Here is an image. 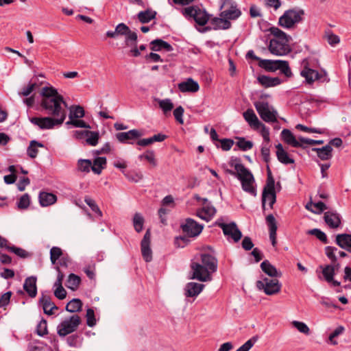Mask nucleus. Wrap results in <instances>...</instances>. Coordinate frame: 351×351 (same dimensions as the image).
<instances>
[{
    "label": "nucleus",
    "mask_w": 351,
    "mask_h": 351,
    "mask_svg": "<svg viewBox=\"0 0 351 351\" xmlns=\"http://www.w3.org/2000/svg\"><path fill=\"white\" fill-rule=\"evenodd\" d=\"M40 95V107L49 116L32 117L29 119L30 122L43 130H52L62 125L66 119V109L68 107L63 96L53 86L43 87Z\"/></svg>",
    "instance_id": "f257e3e1"
},
{
    "label": "nucleus",
    "mask_w": 351,
    "mask_h": 351,
    "mask_svg": "<svg viewBox=\"0 0 351 351\" xmlns=\"http://www.w3.org/2000/svg\"><path fill=\"white\" fill-rule=\"evenodd\" d=\"M218 261L210 254H201V263L192 262L191 279L200 282H209L213 279L212 275L217 270Z\"/></svg>",
    "instance_id": "f03ea898"
},
{
    "label": "nucleus",
    "mask_w": 351,
    "mask_h": 351,
    "mask_svg": "<svg viewBox=\"0 0 351 351\" xmlns=\"http://www.w3.org/2000/svg\"><path fill=\"white\" fill-rule=\"evenodd\" d=\"M231 167L235 171L226 169V173L237 177L241 182V186L244 191L251 194L253 196L256 195V190L254 186V178L249 169L241 164L240 159L232 158L229 162Z\"/></svg>",
    "instance_id": "7ed1b4c3"
},
{
    "label": "nucleus",
    "mask_w": 351,
    "mask_h": 351,
    "mask_svg": "<svg viewBox=\"0 0 351 351\" xmlns=\"http://www.w3.org/2000/svg\"><path fill=\"white\" fill-rule=\"evenodd\" d=\"M269 30L274 36V38L270 40L268 46L271 53L280 56L288 54L291 51L289 36L277 27H271Z\"/></svg>",
    "instance_id": "20e7f679"
},
{
    "label": "nucleus",
    "mask_w": 351,
    "mask_h": 351,
    "mask_svg": "<svg viewBox=\"0 0 351 351\" xmlns=\"http://www.w3.org/2000/svg\"><path fill=\"white\" fill-rule=\"evenodd\" d=\"M222 4L220 14L221 18H214L211 22H229L230 20H236L241 14V10L237 8V4L233 0H221Z\"/></svg>",
    "instance_id": "39448f33"
},
{
    "label": "nucleus",
    "mask_w": 351,
    "mask_h": 351,
    "mask_svg": "<svg viewBox=\"0 0 351 351\" xmlns=\"http://www.w3.org/2000/svg\"><path fill=\"white\" fill-rule=\"evenodd\" d=\"M106 36L114 39L123 36L127 46H135L137 40L136 33L131 31L125 23H119L114 31H108Z\"/></svg>",
    "instance_id": "423d86ee"
},
{
    "label": "nucleus",
    "mask_w": 351,
    "mask_h": 351,
    "mask_svg": "<svg viewBox=\"0 0 351 351\" xmlns=\"http://www.w3.org/2000/svg\"><path fill=\"white\" fill-rule=\"evenodd\" d=\"M258 66L267 71L274 72L280 70L286 77H291L292 73L289 62L285 60H261Z\"/></svg>",
    "instance_id": "0eeeda50"
},
{
    "label": "nucleus",
    "mask_w": 351,
    "mask_h": 351,
    "mask_svg": "<svg viewBox=\"0 0 351 351\" xmlns=\"http://www.w3.org/2000/svg\"><path fill=\"white\" fill-rule=\"evenodd\" d=\"M81 323V319L77 314L66 317L57 327V332L60 337H65L75 332Z\"/></svg>",
    "instance_id": "6e6552de"
},
{
    "label": "nucleus",
    "mask_w": 351,
    "mask_h": 351,
    "mask_svg": "<svg viewBox=\"0 0 351 351\" xmlns=\"http://www.w3.org/2000/svg\"><path fill=\"white\" fill-rule=\"evenodd\" d=\"M254 106L264 121L267 123L277 122L278 112L269 105L268 102L257 101L254 103Z\"/></svg>",
    "instance_id": "1a4fd4ad"
},
{
    "label": "nucleus",
    "mask_w": 351,
    "mask_h": 351,
    "mask_svg": "<svg viewBox=\"0 0 351 351\" xmlns=\"http://www.w3.org/2000/svg\"><path fill=\"white\" fill-rule=\"evenodd\" d=\"M281 284L276 278L269 279L264 278L261 280L256 282V287L259 290H263L267 295H275L280 291Z\"/></svg>",
    "instance_id": "9d476101"
},
{
    "label": "nucleus",
    "mask_w": 351,
    "mask_h": 351,
    "mask_svg": "<svg viewBox=\"0 0 351 351\" xmlns=\"http://www.w3.org/2000/svg\"><path fill=\"white\" fill-rule=\"evenodd\" d=\"M182 14L188 20L194 19L195 22H208L210 16L205 10L201 9L197 5L185 8Z\"/></svg>",
    "instance_id": "9b49d317"
},
{
    "label": "nucleus",
    "mask_w": 351,
    "mask_h": 351,
    "mask_svg": "<svg viewBox=\"0 0 351 351\" xmlns=\"http://www.w3.org/2000/svg\"><path fill=\"white\" fill-rule=\"evenodd\" d=\"M183 232L190 237L198 236L202 231L204 226L198 223L191 218L185 219L184 223L180 226Z\"/></svg>",
    "instance_id": "f8f14e48"
},
{
    "label": "nucleus",
    "mask_w": 351,
    "mask_h": 351,
    "mask_svg": "<svg viewBox=\"0 0 351 351\" xmlns=\"http://www.w3.org/2000/svg\"><path fill=\"white\" fill-rule=\"evenodd\" d=\"M217 225L222 229L226 236H230L234 242H238L242 237V233L234 222L230 223H219Z\"/></svg>",
    "instance_id": "ddd939ff"
},
{
    "label": "nucleus",
    "mask_w": 351,
    "mask_h": 351,
    "mask_svg": "<svg viewBox=\"0 0 351 351\" xmlns=\"http://www.w3.org/2000/svg\"><path fill=\"white\" fill-rule=\"evenodd\" d=\"M304 12L302 9L293 8L287 10L280 17L278 22H300L303 20Z\"/></svg>",
    "instance_id": "4468645a"
},
{
    "label": "nucleus",
    "mask_w": 351,
    "mask_h": 351,
    "mask_svg": "<svg viewBox=\"0 0 351 351\" xmlns=\"http://www.w3.org/2000/svg\"><path fill=\"white\" fill-rule=\"evenodd\" d=\"M303 69L300 72V75L305 78L308 84H312L315 80H319L322 75L316 70L312 69L308 66V61L304 59L302 62Z\"/></svg>",
    "instance_id": "2eb2a0df"
},
{
    "label": "nucleus",
    "mask_w": 351,
    "mask_h": 351,
    "mask_svg": "<svg viewBox=\"0 0 351 351\" xmlns=\"http://www.w3.org/2000/svg\"><path fill=\"white\" fill-rule=\"evenodd\" d=\"M151 243V231L147 229L141 242V253L144 260L146 262H150L152 260V252L150 248Z\"/></svg>",
    "instance_id": "dca6fc26"
},
{
    "label": "nucleus",
    "mask_w": 351,
    "mask_h": 351,
    "mask_svg": "<svg viewBox=\"0 0 351 351\" xmlns=\"http://www.w3.org/2000/svg\"><path fill=\"white\" fill-rule=\"evenodd\" d=\"M143 135L142 132L139 130L133 129L128 132H119L116 134L117 139L121 143L133 144L130 142L131 140H134L140 138Z\"/></svg>",
    "instance_id": "f3484780"
},
{
    "label": "nucleus",
    "mask_w": 351,
    "mask_h": 351,
    "mask_svg": "<svg viewBox=\"0 0 351 351\" xmlns=\"http://www.w3.org/2000/svg\"><path fill=\"white\" fill-rule=\"evenodd\" d=\"M195 27L200 33H206L212 29H228L231 27V23H195Z\"/></svg>",
    "instance_id": "a211bd4d"
},
{
    "label": "nucleus",
    "mask_w": 351,
    "mask_h": 351,
    "mask_svg": "<svg viewBox=\"0 0 351 351\" xmlns=\"http://www.w3.org/2000/svg\"><path fill=\"white\" fill-rule=\"evenodd\" d=\"M324 218L325 222L330 228L336 229L341 226V216L336 210L325 212Z\"/></svg>",
    "instance_id": "6ab92c4d"
},
{
    "label": "nucleus",
    "mask_w": 351,
    "mask_h": 351,
    "mask_svg": "<svg viewBox=\"0 0 351 351\" xmlns=\"http://www.w3.org/2000/svg\"><path fill=\"white\" fill-rule=\"evenodd\" d=\"M262 208L263 210H265V204L267 201H269V205L271 208H273V206L276 202V194L275 191V185L273 186L271 189L267 188V186H265L262 193Z\"/></svg>",
    "instance_id": "aec40b11"
},
{
    "label": "nucleus",
    "mask_w": 351,
    "mask_h": 351,
    "mask_svg": "<svg viewBox=\"0 0 351 351\" xmlns=\"http://www.w3.org/2000/svg\"><path fill=\"white\" fill-rule=\"evenodd\" d=\"M216 208L211 204H206L197 210V216L200 219L209 221L216 214Z\"/></svg>",
    "instance_id": "412c9836"
},
{
    "label": "nucleus",
    "mask_w": 351,
    "mask_h": 351,
    "mask_svg": "<svg viewBox=\"0 0 351 351\" xmlns=\"http://www.w3.org/2000/svg\"><path fill=\"white\" fill-rule=\"evenodd\" d=\"M39 303L42 306L44 313L48 315H53L54 313L53 311L58 309L55 304L51 302L50 296L44 293L42 294Z\"/></svg>",
    "instance_id": "4be33fe9"
},
{
    "label": "nucleus",
    "mask_w": 351,
    "mask_h": 351,
    "mask_svg": "<svg viewBox=\"0 0 351 351\" xmlns=\"http://www.w3.org/2000/svg\"><path fill=\"white\" fill-rule=\"evenodd\" d=\"M205 285L203 284L191 282L186 285L184 291L186 297H196L203 290Z\"/></svg>",
    "instance_id": "5701e85b"
},
{
    "label": "nucleus",
    "mask_w": 351,
    "mask_h": 351,
    "mask_svg": "<svg viewBox=\"0 0 351 351\" xmlns=\"http://www.w3.org/2000/svg\"><path fill=\"white\" fill-rule=\"evenodd\" d=\"M178 87L182 93H196L199 89L198 83L192 78H188L186 81L179 83Z\"/></svg>",
    "instance_id": "b1692460"
},
{
    "label": "nucleus",
    "mask_w": 351,
    "mask_h": 351,
    "mask_svg": "<svg viewBox=\"0 0 351 351\" xmlns=\"http://www.w3.org/2000/svg\"><path fill=\"white\" fill-rule=\"evenodd\" d=\"M266 223L269 227V239L271 244L273 246H275L276 244V231L278 228L276 219L272 214L266 217Z\"/></svg>",
    "instance_id": "393cba45"
},
{
    "label": "nucleus",
    "mask_w": 351,
    "mask_h": 351,
    "mask_svg": "<svg viewBox=\"0 0 351 351\" xmlns=\"http://www.w3.org/2000/svg\"><path fill=\"white\" fill-rule=\"evenodd\" d=\"M149 45L150 49L153 51H160L164 50L165 51L169 52L173 50V47L169 43L159 38L151 41Z\"/></svg>",
    "instance_id": "a878e982"
},
{
    "label": "nucleus",
    "mask_w": 351,
    "mask_h": 351,
    "mask_svg": "<svg viewBox=\"0 0 351 351\" xmlns=\"http://www.w3.org/2000/svg\"><path fill=\"white\" fill-rule=\"evenodd\" d=\"M335 242L341 248L351 253V234H339L336 236Z\"/></svg>",
    "instance_id": "bb28decb"
},
{
    "label": "nucleus",
    "mask_w": 351,
    "mask_h": 351,
    "mask_svg": "<svg viewBox=\"0 0 351 351\" xmlns=\"http://www.w3.org/2000/svg\"><path fill=\"white\" fill-rule=\"evenodd\" d=\"M243 115L245 120L254 129H258L262 125V123L258 120L254 111L252 109L248 108L243 112Z\"/></svg>",
    "instance_id": "cd10ccee"
},
{
    "label": "nucleus",
    "mask_w": 351,
    "mask_h": 351,
    "mask_svg": "<svg viewBox=\"0 0 351 351\" xmlns=\"http://www.w3.org/2000/svg\"><path fill=\"white\" fill-rule=\"evenodd\" d=\"M281 137L286 143L293 147H304L301 142L297 141L293 133L288 129L282 130Z\"/></svg>",
    "instance_id": "c85d7f7f"
},
{
    "label": "nucleus",
    "mask_w": 351,
    "mask_h": 351,
    "mask_svg": "<svg viewBox=\"0 0 351 351\" xmlns=\"http://www.w3.org/2000/svg\"><path fill=\"white\" fill-rule=\"evenodd\" d=\"M38 199L40 206L46 207L55 204L57 201V196L52 193L41 191L39 193Z\"/></svg>",
    "instance_id": "c756f323"
},
{
    "label": "nucleus",
    "mask_w": 351,
    "mask_h": 351,
    "mask_svg": "<svg viewBox=\"0 0 351 351\" xmlns=\"http://www.w3.org/2000/svg\"><path fill=\"white\" fill-rule=\"evenodd\" d=\"M23 289L30 298H35L37 294L36 278L34 276L27 278L23 285Z\"/></svg>",
    "instance_id": "7c9ffc66"
},
{
    "label": "nucleus",
    "mask_w": 351,
    "mask_h": 351,
    "mask_svg": "<svg viewBox=\"0 0 351 351\" xmlns=\"http://www.w3.org/2000/svg\"><path fill=\"white\" fill-rule=\"evenodd\" d=\"M276 156L278 161L284 165L293 164L294 160L289 157L287 152L284 149L281 143H278L276 145Z\"/></svg>",
    "instance_id": "2f4dec72"
},
{
    "label": "nucleus",
    "mask_w": 351,
    "mask_h": 351,
    "mask_svg": "<svg viewBox=\"0 0 351 351\" xmlns=\"http://www.w3.org/2000/svg\"><path fill=\"white\" fill-rule=\"evenodd\" d=\"M313 152H315L317 156L322 160H330L332 157V148L330 145H326L322 148H312Z\"/></svg>",
    "instance_id": "473e14b6"
},
{
    "label": "nucleus",
    "mask_w": 351,
    "mask_h": 351,
    "mask_svg": "<svg viewBox=\"0 0 351 351\" xmlns=\"http://www.w3.org/2000/svg\"><path fill=\"white\" fill-rule=\"evenodd\" d=\"M258 81L265 88L273 87L279 85L281 83V80L279 77H271L266 75L259 76L258 77Z\"/></svg>",
    "instance_id": "72a5a7b5"
},
{
    "label": "nucleus",
    "mask_w": 351,
    "mask_h": 351,
    "mask_svg": "<svg viewBox=\"0 0 351 351\" xmlns=\"http://www.w3.org/2000/svg\"><path fill=\"white\" fill-rule=\"evenodd\" d=\"M261 269L270 277H280L281 273L278 272L276 268L272 265L269 261L265 260L261 264Z\"/></svg>",
    "instance_id": "f704fd0d"
},
{
    "label": "nucleus",
    "mask_w": 351,
    "mask_h": 351,
    "mask_svg": "<svg viewBox=\"0 0 351 351\" xmlns=\"http://www.w3.org/2000/svg\"><path fill=\"white\" fill-rule=\"evenodd\" d=\"M157 12L154 10L147 9L145 11L140 12L138 15L139 22H149L156 18Z\"/></svg>",
    "instance_id": "c9c22d12"
},
{
    "label": "nucleus",
    "mask_w": 351,
    "mask_h": 351,
    "mask_svg": "<svg viewBox=\"0 0 351 351\" xmlns=\"http://www.w3.org/2000/svg\"><path fill=\"white\" fill-rule=\"evenodd\" d=\"M69 110V117L70 120L82 118L85 115L84 110L81 106H71Z\"/></svg>",
    "instance_id": "e433bc0d"
},
{
    "label": "nucleus",
    "mask_w": 351,
    "mask_h": 351,
    "mask_svg": "<svg viewBox=\"0 0 351 351\" xmlns=\"http://www.w3.org/2000/svg\"><path fill=\"white\" fill-rule=\"evenodd\" d=\"M106 164L105 157H97L94 160L93 165H91V169L95 173L100 174Z\"/></svg>",
    "instance_id": "4c0bfd02"
},
{
    "label": "nucleus",
    "mask_w": 351,
    "mask_h": 351,
    "mask_svg": "<svg viewBox=\"0 0 351 351\" xmlns=\"http://www.w3.org/2000/svg\"><path fill=\"white\" fill-rule=\"evenodd\" d=\"M81 282V278L80 276L71 274H69L66 286L71 290L75 291L78 289Z\"/></svg>",
    "instance_id": "58836bf2"
},
{
    "label": "nucleus",
    "mask_w": 351,
    "mask_h": 351,
    "mask_svg": "<svg viewBox=\"0 0 351 351\" xmlns=\"http://www.w3.org/2000/svg\"><path fill=\"white\" fill-rule=\"evenodd\" d=\"M82 302L78 298L71 300L66 306V310L71 313L79 312L82 310Z\"/></svg>",
    "instance_id": "ea45409f"
},
{
    "label": "nucleus",
    "mask_w": 351,
    "mask_h": 351,
    "mask_svg": "<svg viewBox=\"0 0 351 351\" xmlns=\"http://www.w3.org/2000/svg\"><path fill=\"white\" fill-rule=\"evenodd\" d=\"M43 147L44 145L41 143H39L35 140L32 141L27 149V155L32 158H35L38 152V147Z\"/></svg>",
    "instance_id": "a19ab883"
},
{
    "label": "nucleus",
    "mask_w": 351,
    "mask_h": 351,
    "mask_svg": "<svg viewBox=\"0 0 351 351\" xmlns=\"http://www.w3.org/2000/svg\"><path fill=\"white\" fill-rule=\"evenodd\" d=\"M324 38L327 40L328 44L332 46L335 45L340 42L339 37L337 35L334 34L330 29L325 30Z\"/></svg>",
    "instance_id": "79ce46f5"
},
{
    "label": "nucleus",
    "mask_w": 351,
    "mask_h": 351,
    "mask_svg": "<svg viewBox=\"0 0 351 351\" xmlns=\"http://www.w3.org/2000/svg\"><path fill=\"white\" fill-rule=\"evenodd\" d=\"M144 223L143 217L138 213H135L133 217V225L137 232L142 231Z\"/></svg>",
    "instance_id": "37998d69"
},
{
    "label": "nucleus",
    "mask_w": 351,
    "mask_h": 351,
    "mask_svg": "<svg viewBox=\"0 0 351 351\" xmlns=\"http://www.w3.org/2000/svg\"><path fill=\"white\" fill-rule=\"evenodd\" d=\"M320 267L322 268V274L326 281L330 282L335 274V271H334L332 266H329V265H327L324 267L322 266Z\"/></svg>",
    "instance_id": "c03bdc74"
},
{
    "label": "nucleus",
    "mask_w": 351,
    "mask_h": 351,
    "mask_svg": "<svg viewBox=\"0 0 351 351\" xmlns=\"http://www.w3.org/2000/svg\"><path fill=\"white\" fill-rule=\"evenodd\" d=\"M99 138V134L98 132L89 131L88 136L86 138V143L91 146L97 145Z\"/></svg>",
    "instance_id": "a18cd8bd"
},
{
    "label": "nucleus",
    "mask_w": 351,
    "mask_h": 351,
    "mask_svg": "<svg viewBox=\"0 0 351 351\" xmlns=\"http://www.w3.org/2000/svg\"><path fill=\"white\" fill-rule=\"evenodd\" d=\"M237 139V145L241 150L247 151L252 148L253 143L252 141H246L243 137H239Z\"/></svg>",
    "instance_id": "49530a36"
},
{
    "label": "nucleus",
    "mask_w": 351,
    "mask_h": 351,
    "mask_svg": "<svg viewBox=\"0 0 351 351\" xmlns=\"http://www.w3.org/2000/svg\"><path fill=\"white\" fill-rule=\"evenodd\" d=\"M91 161L90 160L80 159L77 162L78 170L82 172L88 173L91 169Z\"/></svg>",
    "instance_id": "de8ad7c7"
},
{
    "label": "nucleus",
    "mask_w": 351,
    "mask_h": 351,
    "mask_svg": "<svg viewBox=\"0 0 351 351\" xmlns=\"http://www.w3.org/2000/svg\"><path fill=\"white\" fill-rule=\"evenodd\" d=\"M308 234L315 236L319 241L324 243H328V239L326 234L317 228L308 230Z\"/></svg>",
    "instance_id": "09e8293b"
},
{
    "label": "nucleus",
    "mask_w": 351,
    "mask_h": 351,
    "mask_svg": "<svg viewBox=\"0 0 351 351\" xmlns=\"http://www.w3.org/2000/svg\"><path fill=\"white\" fill-rule=\"evenodd\" d=\"M292 325L300 332L307 335H309L310 329L305 323L299 321H293Z\"/></svg>",
    "instance_id": "8fccbe9b"
},
{
    "label": "nucleus",
    "mask_w": 351,
    "mask_h": 351,
    "mask_svg": "<svg viewBox=\"0 0 351 351\" xmlns=\"http://www.w3.org/2000/svg\"><path fill=\"white\" fill-rule=\"evenodd\" d=\"M160 108L163 110L164 113L170 112L173 108V104L169 99H165L159 101Z\"/></svg>",
    "instance_id": "3c124183"
},
{
    "label": "nucleus",
    "mask_w": 351,
    "mask_h": 351,
    "mask_svg": "<svg viewBox=\"0 0 351 351\" xmlns=\"http://www.w3.org/2000/svg\"><path fill=\"white\" fill-rule=\"evenodd\" d=\"M62 254V250L58 247H53L50 250V259L53 264L60 258Z\"/></svg>",
    "instance_id": "603ef678"
},
{
    "label": "nucleus",
    "mask_w": 351,
    "mask_h": 351,
    "mask_svg": "<svg viewBox=\"0 0 351 351\" xmlns=\"http://www.w3.org/2000/svg\"><path fill=\"white\" fill-rule=\"evenodd\" d=\"M139 158H145L154 167L156 166V160L155 159L154 152L152 150H147L144 154L140 155Z\"/></svg>",
    "instance_id": "864d4df0"
},
{
    "label": "nucleus",
    "mask_w": 351,
    "mask_h": 351,
    "mask_svg": "<svg viewBox=\"0 0 351 351\" xmlns=\"http://www.w3.org/2000/svg\"><path fill=\"white\" fill-rule=\"evenodd\" d=\"M84 202L90 206V208L93 212L97 213L99 217L102 216V212L95 203V200H93L89 197H85Z\"/></svg>",
    "instance_id": "5fc2aeb1"
},
{
    "label": "nucleus",
    "mask_w": 351,
    "mask_h": 351,
    "mask_svg": "<svg viewBox=\"0 0 351 351\" xmlns=\"http://www.w3.org/2000/svg\"><path fill=\"white\" fill-rule=\"evenodd\" d=\"M7 250L10 252L15 254L21 258H26L28 256V253L21 247H16L14 245H10L7 247Z\"/></svg>",
    "instance_id": "6e6d98bb"
},
{
    "label": "nucleus",
    "mask_w": 351,
    "mask_h": 351,
    "mask_svg": "<svg viewBox=\"0 0 351 351\" xmlns=\"http://www.w3.org/2000/svg\"><path fill=\"white\" fill-rule=\"evenodd\" d=\"M344 331L343 326H338L335 330L329 335L328 341L332 345H337V341L335 340V338L341 335Z\"/></svg>",
    "instance_id": "4d7b16f0"
},
{
    "label": "nucleus",
    "mask_w": 351,
    "mask_h": 351,
    "mask_svg": "<svg viewBox=\"0 0 351 351\" xmlns=\"http://www.w3.org/2000/svg\"><path fill=\"white\" fill-rule=\"evenodd\" d=\"M66 125H72L75 128H87L90 129V125L86 123L84 121L75 119L73 120H69L66 123Z\"/></svg>",
    "instance_id": "13d9d810"
},
{
    "label": "nucleus",
    "mask_w": 351,
    "mask_h": 351,
    "mask_svg": "<svg viewBox=\"0 0 351 351\" xmlns=\"http://www.w3.org/2000/svg\"><path fill=\"white\" fill-rule=\"evenodd\" d=\"M30 204L29 196L27 193L23 195L19 199L17 206L19 208L26 209L28 208Z\"/></svg>",
    "instance_id": "bf43d9fd"
},
{
    "label": "nucleus",
    "mask_w": 351,
    "mask_h": 351,
    "mask_svg": "<svg viewBox=\"0 0 351 351\" xmlns=\"http://www.w3.org/2000/svg\"><path fill=\"white\" fill-rule=\"evenodd\" d=\"M86 324L88 326L93 327L96 324V319L95 317L94 310L88 308L86 311Z\"/></svg>",
    "instance_id": "052dcab7"
},
{
    "label": "nucleus",
    "mask_w": 351,
    "mask_h": 351,
    "mask_svg": "<svg viewBox=\"0 0 351 351\" xmlns=\"http://www.w3.org/2000/svg\"><path fill=\"white\" fill-rule=\"evenodd\" d=\"M337 250V247L332 246H327L325 247V252L327 257L331 261L332 263L337 262V257L335 252Z\"/></svg>",
    "instance_id": "680f3d73"
},
{
    "label": "nucleus",
    "mask_w": 351,
    "mask_h": 351,
    "mask_svg": "<svg viewBox=\"0 0 351 351\" xmlns=\"http://www.w3.org/2000/svg\"><path fill=\"white\" fill-rule=\"evenodd\" d=\"M36 332L38 335L43 337L48 333L47 322L44 319L41 320L37 326Z\"/></svg>",
    "instance_id": "e2e57ef3"
},
{
    "label": "nucleus",
    "mask_w": 351,
    "mask_h": 351,
    "mask_svg": "<svg viewBox=\"0 0 351 351\" xmlns=\"http://www.w3.org/2000/svg\"><path fill=\"white\" fill-rule=\"evenodd\" d=\"M257 338L254 337L250 339L247 340L243 345H242L236 351H249L250 348L254 346L256 341Z\"/></svg>",
    "instance_id": "0e129e2a"
},
{
    "label": "nucleus",
    "mask_w": 351,
    "mask_h": 351,
    "mask_svg": "<svg viewBox=\"0 0 351 351\" xmlns=\"http://www.w3.org/2000/svg\"><path fill=\"white\" fill-rule=\"evenodd\" d=\"M36 87V83H29L26 87H24L21 92L19 93V95L21 96L27 97L32 93Z\"/></svg>",
    "instance_id": "69168bd1"
},
{
    "label": "nucleus",
    "mask_w": 351,
    "mask_h": 351,
    "mask_svg": "<svg viewBox=\"0 0 351 351\" xmlns=\"http://www.w3.org/2000/svg\"><path fill=\"white\" fill-rule=\"evenodd\" d=\"M184 111V108L181 106L177 107L173 110V115L175 117V119L180 124H182L184 122L182 119Z\"/></svg>",
    "instance_id": "338daca9"
},
{
    "label": "nucleus",
    "mask_w": 351,
    "mask_h": 351,
    "mask_svg": "<svg viewBox=\"0 0 351 351\" xmlns=\"http://www.w3.org/2000/svg\"><path fill=\"white\" fill-rule=\"evenodd\" d=\"M27 351H45L44 347L38 342L30 343Z\"/></svg>",
    "instance_id": "774afa93"
}]
</instances>
